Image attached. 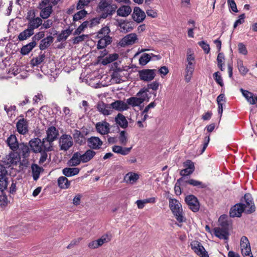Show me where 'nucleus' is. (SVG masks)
<instances>
[{
  "instance_id": "1",
  "label": "nucleus",
  "mask_w": 257,
  "mask_h": 257,
  "mask_svg": "<svg viewBox=\"0 0 257 257\" xmlns=\"http://www.w3.org/2000/svg\"><path fill=\"white\" fill-rule=\"evenodd\" d=\"M47 136L43 139V141L39 138H34L29 142V145L31 150L35 153L40 152L41 157L39 160V163H44L47 159L48 148L45 145L46 142H48V130L46 131Z\"/></svg>"
},
{
  "instance_id": "2",
  "label": "nucleus",
  "mask_w": 257,
  "mask_h": 257,
  "mask_svg": "<svg viewBox=\"0 0 257 257\" xmlns=\"http://www.w3.org/2000/svg\"><path fill=\"white\" fill-rule=\"evenodd\" d=\"M95 155V152L91 149H88L84 154H81L79 152H76L69 161V164L71 166H77L81 162L87 163L90 161Z\"/></svg>"
},
{
  "instance_id": "3",
  "label": "nucleus",
  "mask_w": 257,
  "mask_h": 257,
  "mask_svg": "<svg viewBox=\"0 0 257 257\" xmlns=\"http://www.w3.org/2000/svg\"><path fill=\"white\" fill-rule=\"evenodd\" d=\"M186 64L185 69V80L188 82L191 80L195 68V59L194 52L188 49L186 53Z\"/></svg>"
},
{
  "instance_id": "4",
  "label": "nucleus",
  "mask_w": 257,
  "mask_h": 257,
  "mask_svg": "<svg viewBox=\"0 0 257 257\" xmlns=\"http://www.w3.org/2000/svg\"><path fill=\"white\" fill-rule=\"evenodd\" d=\"M169 207L175 218L179 223L185 222L186 218L183 215L182 205L176 199H169Z\"/></svg>"
},
{
  "instance_id": "5",
  "label": "nucleus",
  "mask_w": 257,
  "mask_h": 257,
  "mask_svg": "<svg viewBox=\"0 0 257 257\" xmlns=\"http://www.w3.org/2000/svg\"><path fill=\"white\" fill-rule=\"evenodd\" d=\"M116 6L111 5L110 0H102L98 4L97 11L101 13V18L105 19L112 15L115 11Z\"/></svg>"
},
{
  "instance_id": "6",
  "label": "nucleus",
  "mask_w": 257,
  "mask_h": 257,
  "mask_svg": "<svg viewBox=\"0 0 257 257\" xmlns=\"http://www.w3.org/2000/svg\"><path fill=\"white\" fill-rule=\"evenodd\" d=\"M240 203L244 208L245 213H251L255 211V206L250 194H245L243 198L241 199Z\"/></svg>"
},
{
  "instance_id": "7",
  "label": "nucleus",
  "mask_w": 257,
  "mask_h": 257,
  "mask_svg": "<svg viewBox=\"0 0 257 257\" xmlns=\"http://www.w3.org/2000/svg\"><path fill=\"white\" fill-rule=\"evenodd\" d=\"M35 15L34 11H29L27 16L28 21V27L34 31V30L38 28L42 24V20L39 17L35 18Z\"/></svg>"
},
{
  "instance_id": "8",
  "label": "nucleus",
  "mask_w": 257,
  "mask_h": 257,
  "mask_svg": "<svg viewBox=\"0 0 257 257\" xmlns=\"http://www.w3.org/2000/svg\"><path fill=\"white\" fill-rule=\"evenodd\" d=\"M190 246L193 251L199 257H209L205 248L198 241L193 240L191 241Z\"/></svg>"
},
{
  "instance_id": "9",
  "label": "nucleus",
  "mask_w": 257,
  "mask_h": 257,
  "mask_svg": "<svg viewBox=\"0 0 257 257\" xmlns=\"http://www.w3.org/2000/svg\"><path fill=\"white\" fill-rule=\"evenodd\" d=\"M73 145L72 137L68 135H62L59 139L60 150L64 151L68 150Z\"/></svg>"
},
{
  "instance_id": "10",
  "label": "nucleus",
  "mask_w": 257,
  "mask_h": 257,
  "mask_svg": "<svg viewBox=\"0 0 257 257\" xmlns=\"http://www.w3.org/2000/svg\"><path fill=\"white\" fill-rule=\"evenodd\" d=\"M156 70L143 69L139 71V78L141 80L149 82L154 79L156 76Z\"/></svg>"
},
{
  "instance_id": "11",
  "label": "nucleus",
  "mask_w": 257,
  "mask_h": 257,
  "mask_svg": "<svg viewBox=\"0 0 257 257\" xmlns=\"http://www.w3.org/2000/svg\"><path fill=\"white\" fill-rule=\"evenodd\" d=\"M8 172L6 168L3 165H0V190L7 189L8 185Z\"/></svg>"
},
{
  "instance_id": "12",
  "label": "nucleus",
  "mask_w": 257,
  "mask_h": 257,
  "mask_svg": "<svg viewBox=\"0 0 257 257\" xmlns=\"http://www.w3.org/2000/svg\"><path fill=\"white\" fill-rule=\"evenodd\" d=\"M185 201L189 208L195 212L199 209V203L197 198L192 195H188L185 198Z\"/></svg>"
},
{
  "instance_id": "13",
  "label": "nucleus",
  "mask_w": 257,
  "mask_h": 257,
  "mask_svg": "<svg viewBox=\"0 0 257 257\" xmlns=\"http://www.w3.org/2000/svg\"><path fill=\"white\" fill-rule=\"evenodd\" d=\"M97 132L101 135H105L110 132V124L105 120L98 122L95 124Z\"/></svg>"
},
{
  "instance_id": "14",
  "label": "nucleus",
  "mask_w": 257,
  "mask_h": 257,
  "mask_svg": "<svg viewBox=\"0 0 257 257\" xmlns=\"http://www.w3.org/2000/svg\"><path fill=\"white\" fill-rule=\"evenodd\" d=\"M183 166L185 169L180 171V174L182 176H187L191 174L195 170L194 164L190 160H187L183 163Z\"/></svg>"
},
{
  "instance_id": "15",
  "label": "nucleus",
  "mask_w": 257,
  "mask_h": 257,
  "mask_svg": "<svg viewBox=\"0 0 257 257\" xmlns=\"http://www.w3.org/2000/svg\"><path fill=\"white\" fill-rule=\"evenodd\" d=\"M132 18L135 22L138 23H140L145 20L146 14L139 7H136L134 9Z\"/></svg>"
},
{
  "instance_id": "16",
  "label": "nucleus",
  "mask_w": 257,
  "mask_h": 257,
  "mask_svg": "<svg viewBox=\"0 0 257 257\" xmlns=\"http://www.w3.org/2000/svg\"><path fill=\"white\" fill-rule=\"evenodd\" d=\"M87 144L90 148L94 150H98L102 146L103 142L98 137H91L88 139Z\"/></svg>"
},
{
  "instance_id": "17",
  "label": "nucleus",
  "mask_w": 257,
  "mask_h": 257,
  "mask_svg": "<svg viewBox=\"0 0 257 257\" xmlns=\"http://www.w3.org/2000/svg\"><path fill=\"white\" fill-rule=\"evenodd\" d=\"M98 111L104 115H108L112 113V109L110 104L99 102L97 105Z\"/></svg>"
},
{
  "instance_id": "18",
  "label": "nucleus",
  "mask_w": 257,
  "mask_h": 257,
  "mask_svg": "<svg viewBox=\"0 0 257 257\" xmlns=\"http://www.w3.org/2000/svg\"><path fill=\"white\" fill-rule=\"evenodd\" d=\"M20 161L19 155L15 152H11L6 157L4 162L8 166L17 165Z\"/></svg>"
},
{
  "instance_id": "19",
  "label": "nucleus",
  "mask_w": 257,
  "mask_h": 257,
  "mask_svg": "<svg viewBox=\"0 0 257 257\" xmlns=\"http://www.w3.org/2000/svg\"><path fill=\"white\" fill-rule=\"evenodd\" d=\"M138 36L135 33H131L124 37L120 43L123 46L125 45H131L137 42Z\"/></svg>"
},
{
  "instance_id": "20",
  "label": "nucleus",
  "mask_w": 257,
  "mask_h": 257,
  "mask_svg": "<svg viewBox=\"0 0 257 257\" xmlns=\"http://www.w3.org/2000/svg\"><path fill=\"white\" fill-rule=\"evenodd\" d=\"M17 129L19 134H26L28 132V124L27 120L24 118L20 119L17 123Z\"/></svg>"
},
{
  "instance_id": "21",
  "label": "nucleus",
  "mask_w": 257,
  "mask_h": 257,
  "mask_svg": "<svg viewBox=\"0 0 257 257\" xmlns=\"http://www.w3.org/2000/svg\"><path fill=\"white\" fill-rule=\"evenodd\" d=\"M112 109H114L118 111L126 110L128 108L127 101L125 102L122 100H116L111 103Z\"/></svg>"
},
{
  "instance_id": "22",
  "label": "nucleus",
  "mask_w": 257,
  "mask_h": 257,
  "mask_svg": "<svg viewBox=\"0 0 257 257\" xmlns=\"http://www.w3.org/2000/svg\"><path fill=\"white\" fill-rule=\"evenodd\" d=\"M39 8L41 10L40 16L43 19L48 18V0H43L39 4Z\"/></svg>"
},
{
  "instance_id": "23",
  "label": "nucleus",
  "mask_w": 257,
  "mask_h": 257,
  "mask_svg": "<svg viewBox=\"0 0 257 257\" xmlns=\"http://www.w3.org/2000/svg\"><path fill=\"white\" fill-rule=\"evenodd\" d=\"M244 212V208L240 203L234 205L230 210V215L231 217H240L241 213Z\"/></svg>"
},
{
  "instance_id": "24",
  "label": "nucleus",
  "mask_w": 257,
  "mask_h": 257,
  "mask_svg": "<svg viewBox=\"0 0 257 257\" xmlns=\"http://www.w3.org/2000/svg\"><path fill=\"white\" fill-rule=\"evenodd\" d=\"M7 144L10 148L14 152L18 150L19 145L17 138L14 135H11L7 140Z\"/></svg>"
},
{
  "instance_id": "25",
  "label": "nucleus",
  "mask_w": 257,
  "mask_h": 257,
  "mask_svg": "<svg viewBox=\"0 0 257 257\" xmlns=\"http://www.w3.org/2000/svg\"><path fill=\"white\" fill-rule=\"evenodd\" d=\"M73 138L75 142L79 145H82L86 143V138L79 131L74 130L72 133Z\"/></svg>"
},
{
  "instance_id": "26",
  "label": "nucleus",
  "mask_w": 257,
  "mask_h": 257,
  "mask_svg": "<svg viewBox=\"0 0 257 257\" xmlns=\"http://www.w3.org/2000/svg\"><path fill=\"white\" fill-rule=\"evenodd\" d=\"M139 178V175L134 172H128L123 178L124 182L127 184H133L136 183Z\"/></svg>"
},
{
  "instance_id": "27",
  "label": "nucleus",
  "mask_w": 257,
  "mask_h": 257,
  "mask_svg": "<svg viewBox=\"0 0 257 257\" xmlns=\"http://www.w3.org/2000/svg\"><path fill=\"white\" fill-rule=\"evenodd\" d=\"M123 71L120 69H117L114 70L111 75V81L112 83H119L122 80V74Z\"/></svg>"
},
{
  "instance_id": "28",
  "label": "nucleus",
  "mask_w": 257,
  "mask_h": 257,
  "mask_svg": "<svg viewBox=\"0 0 257 257\" xmlns=\"http://www.w3.org/2000/svg\"><path fill=\"white\" fill-rule=\"evenodd\" d=\"M116 123L122 128H125L128 126V121L125 117L121 113H118L115 117Z\"/></svg>"
},
{
  "instance_id": "29",
  "label": "nucleus",
  "mask_w": 257,
  "mask_h": 257,
  "mask_svg": "<svg viewBox=\"0 0 257 257\" xmlns=\"http://www.w3.org/2000/svg\"><path fill=\"white\" fill-rule=\"evenodd\" d=\"M214 235L220 239H227L228 238V233L225 228L216 227L214 229Z\"/></svg>"
},
{
  "instance_id": "30",
  "label": "nucleus",
  "mask_w": 257,
  "mask_h": 257,
  "mask_svg": "<svg viewBox=\"0 0 257 257\" xmlns=\"http://www.w3.org/2000/svg\"><path fill=\"white\" fill-rule=\"evenodd\" d=\"M132 8L128 6H122L117 10V15L119 17H126L132 12Z\"/></svg>"
},
{
  "instance_id": "31",
  "label": "nucleus",
  "mask_w": 257,
  "mask_h": 257,
  "mask_svg": "<svg viewBox=\"0 0 257 257\" xmlns=\"http://www.w3.org/2000/svg\"><path fill=\"white\" fill-rule=\"evenodd\" d=\"M132 147L130 148H123L119 146H114L112 148V150L115 153L119 154L121 155H126L130 153Z\"/></svg>"
},
{
  "instance_id": "32",
  "label": "nucleus",
  "mask_w": 257,
  "mask_h": 257,
  "mask_svg": "<svg viewBox=\"0 0 257 257\" xmlns=\"http://www.w3.org/2000/svg\"><path fill=\"white\" fill-rule=\"evenodd\" d=\"M156 57L157 59L161 58L159 55H155L153 54H148L147 53L143 54L139 59V63L140 65L144 66L146 65L151 60V56Z\"/></svg>"
},
{
  "instance_id": "33",
  "label": "nucleus",
  "mask_w": 257,
  "mask_h": 257,
  "mask_svg": "<svg viewBox=\"0 0 257 257\" xmlns=\"http://www.w3.org/2000/svg\"><path fill=\"white\" fill-rule=\"evenodd\" d=\"M100 39L97 43V49H101L104 48L111 42V38L110 37H102L99 38Z\"/></svg>"
},
{
  "instance_id": "34",
  "label": "nucleus",
  "mask_w": 257,
  "mask_h": 257,
  "mask_svg": "<svg viewBox=\"0 0 257 257\" xmlns=\"http://www.w3.org/2000/svg\"><path fill=\"white\" fill-rule=\"evenodd\" d=\"M34 34V31L30 28L20 33L18 36V39L20 41H24L30 38Z\"/></svg>"
},
{
  "instance_id": "35",
  "label": "nucleus",
  "mask_w": 257,
  "mask_h": 257,
  "mask_svg": "<svg viewBox=\"0 0 257 257\" xmlns=\"http://www.w3.org/2000/svg\"><path fill=\"white\" fill-rule=\"evenodd\" d=\"M118 58V55L116 53H113L107 55L105 57L101 60V63L104 65H106L108 63L112 62L117 60Z\"/></svg>"
},
{
  "instance_id": "36",
  "label": "nucleus",
  "mask_w": 257,
  "mask_h": 257,
  "mask_svg": "<svg viewBox=\"0 0 257 257\" xmlns=\"http://www.w3.org/2000/svg\"><path fill=\"white\" fill-rule=\"evenodd\" d=\"M31 168L33 179L35 181H36L39 179L40 174L43 171V169L37 164H33Z\"/></svg>"
},
{
  "instance_id": "37",
  "label": "nucleus",
  "mask_w": 257,
  "mask_h": 257,
  "mask_svg": "<svg viewBox=\"0 0 257 257\" xmlns=\"http://www.w3.org/2000/svg\"><path fill=\"white\" fill-rule=\"evenodd\" d=\"M79 171L78 168H65L63 170V174L66 176L71 177L78 174Z\"/></svg>"
},
{
  "instance_id": "38",
  "label": "nucleus",
  "mask_w": 257,
  "mask_h": 257,
  "mask_svg": "<svg viewBox=\"0 0 257 257\" xmlns=\"http://www.w3.org/2000/svg\"><path fill=\"white\" fill-rule=\"evenodd\" d=\"M148 89L145 88L141 89L139 92L137 94V96L141 99L142 103L145 101H149V98L148 97Z\"/></svg>"
},
{
  "instance_id": "39",
  "label": "nucleus",
  "mask_w": 257,
  "mask_h": 257,
  "mask_svg": "<svg viewBox=\"0 0 257 257\" xmlns=\"http://www.w3.org/2000/svg\"><path fill=\"white\" fill-rule=\"evenodd\" d=\"M118 140L122 145H126L128 141V134L125 131H121L119 133Z\"/></svg>"
},
{
  "instance_id": "40",
  "label": "nucleus",
  "mask_w": 257,
  "mask_h": 257,
  "mask_svg": "<svg viewBox=\"0 0 257 257\" xmlns=\"http://www.w3.org/2000/svg\"><path fill=\"white\" fill-rule=\"evenodd\" d=\"M36 45L35 41H32L25 46H24L21 50V53L23 55L28 54Z\"/></svg>"
},
{
  "instance_id": "41",
  "label": "nucleus",
  "mask_w": 257,
  "mask_h": 257,
  "mask_svg": "<svg viewBox=\"0 0 257 257\" xmlns=\"http://www.w3.org/2000/svg\"><path fill=\"white\" fill-rule=\"evenodd\" d=\"M59 186L62 189H67L69 187L70 183L65 177H60L58 180Z\"/></svg>"
},
{
  "instance_id": "42",
  "label": "nucleus",
  "mask_w": 257,
  "mask_h": 257,
  "mask_svg": "<svg viewBox=\"0 0 257 257\" xmlns=\"http://www.w3.org/2000/svg\"><path fill=\"white\" fill-rule=\"evenodd\" d=\"M237 66L240 74L244 76L248 72V69L243 65V62L241 59L237 60Z\"/></svg>"
},
{
  "instance_id": "43",
  "label": "nucleus",
  "mask_w": 257,
  "mask_h": 257,
  "mask_svg": "<svg viewBox=\"0 0 257 257\" xmlns=\"http://www.w3.org/2000/svg\"><path fill=\"white\" fill-rule=\"evenodd\" d=\"M58 130L54 126L49 127V143L56 140L59 136Z\"/></svg>"
},
{
  "instance_id": "44",
  "label": "nucleus",
  "mask_w": 257,
  "mask_h": 257,
  "mask_svg": "<svg viewBox=\"0 0 257 257\" xmlns=\"http://www.w3.org/2000/svg\"><path fill=\"white\" fill-rule=\"evenodd\" d=\"M141 99L139 98L137 96L132 97L127 99V105H130L132 106H140L142 103L141 101Z\"/></svg>"
},
{
  "instance_id": "45",
  "label": "nucleus",
  "mask_w": 257,
  "mask_h": 257,
  "mask_svg": "<svg viewBox=\"0 0 257 257\" xmlns=\"http://www.w3.org/2000/svg\"><path fill=\"white\" fill-rule=\"evenodd\" d=\"M18 150L20 151V153H21L25 157L29 155L30 152L29 148L28 145L24 143L20 144L19 145Z\"/></svg>"
},
{
  "instance_id": "46",
  "label": "nucleus",
  "mask_w": 257,
  "mask_h": 257,
  "mask_svg": "<svg viewBox=\"0 0 257 257\" xmlns=\"http://www.w3.org/2000/svg\"><path fill=\"white\" fill-rule=\"evenodd\" d=\"M63 115L62 116L64 117V119L68 123L69 122V120L70 121V118L72 116V113L71 112L69 108L67 107H64L62 110Z\"/></svg>"
},
{
  "instance_id": "47",
  "label": "nucleus",
  "mask_w": 257,
  "mask_h": 257,
  "mask_svg": "<svg viewBox=\"0 0 257 257\" xmlns=\"http://www.w3.org/2000/svg\"><path fill=\"white\" fill-rule=\"evenodd\" d=\"M111 237L110 234L106 233L102 235L100 238H98L97 240L100 246L104 243L109 242L111 239Z\"/></svg>"
},
{
  "instance_id": "48",
  "label": "nucleus",
  "mask_w": 257,
  "mask_h": 257,
  "mask_svg": "<svg viewBox=\"0 0 257 257\" xmlns=\"http://www.w3.org/2000/svg\"><path fill=\"white\" fill-rule=\"evenodd\" d=\"M185 183L189 184L193 186H197L201 188H204L206 187V185L203 183L202 182L195 180L194 179H189L187 181H185Z\"/></svg>"
},
{
  "instance_id": "49",
  "label": "nucleus",
  "mask_w": 257,
  "mask_h": 257,
  "mask_svg": "<svg viewBox=\"0 0 257 257\" xmlns=\"http://www.w3.org/2000/svg\"><path fill=\"white\" fill-rule=\"evenodd\" d=\"M217 66L221 71H223V65L224 62V56L222 53H219L217 58Z\"/></svg>"
},
{
  "instance_id": "50",
  "label": "nucleus",
  "mask_w": 257,
  "mask_h": 257,
  "mask_svg": "<svg viewBox=\"0 0 257 257\" xmlns=\"http://www.w3.org/2000/svg\"><path fill=\"white\" fill-rule=\"evenodd\" d=\"M4 190H1V192L0 194V206L2 207H6L9 203L7 196L4 193Z\"/></svg>"
},
{
  "instance_id": "51",
  "label": "nucleus",
  "mask_w": 257,
  "mask_h": 257,
  "mask_svg": "<svg viewBox=\"0 0 257 257\" xmlns=\"http://www.w3.org/2000/svg\"><path fill=\"white\" fill-rule=\"evenodd\" d=\"M45 56L44 54H41L38 57L31 60V64L33 66H37L40 64L44 60Z\"/></svg>"
},
{
  "instance_id": "52",
  "label": "nucleus",
  "mask_w": 257,
  "mask_h": 257,
  "mask_svg": "<svg viewBox=\"0 0 257 257\" xmlns=\"http://www.w3.org/2000/svg\"><path fill=\"white\" fill-rule=\"evenodd\" d=\"M39 115L41 119L47 120L48 117V110L47 106H43L41 107L39 111Z\"/></svg>"
},
{
  "instance_id": "53",
  "label": "nucleus",
  "mask_w": 257,
  "mask_h": 257,
  "mask_svg": "<svg viewBox=\"0 0 257 257\" xmlns=\"http://www.w3.org/2000/svg\"><path fill=\"white\" fill-rule=\"evenodd\" d=\"M110 32L109 27H104L102 28L98 33L97 36L98 38H101L102 37H109L108 35Z\"/></svg>"
},
{
  "instance_id": "54",
  "label": "nucleus",
  "mask_w": 257,
  "mask_h": 257,
  "mask_svg": "<svg viewBox=\"0 0 257 257\" xmlns=\"http://www.w3.org/2000/svg\"><path fill=\"white\" fill-rule=\"evenodd\" d=\"M86 14L87 12L84 10L79 11L74 15L73 21H77L82 19L86 16Z\"/></svg>"
},
{
  "instance_id": "55",
  "label": "nucleus",
  "mask_w": 257,
  "mask_h": 257,
  "mask_svg": "<svg viewBox=\"0 0 257 257\" xmlns=\"http://www.w3.org/2000/svg\"><path fill=\"white\" fill-rule=\"evenodd\" d=\"M249 245L250 243L248 238L245 236H242L240 241V249H242V248H247Z\"/></svg>"
},
{
  "instance_id": "56",
  "label": "nucleus",
  "mask_w": 257,
  "mask_h": 257,
  "mask_svg": "<svg viewBox=\"0 0 257 257\" xmlns=\"http://www.w3.org/2000/svg\"><path fill=\"white\" fill-rule=\"evenodd\" d=\"M71 31L69 29L63 31L58 37L59 41L65 40L71 34Z\"/></svg>"
},
{
  "instance_id": "57",
  "label": "nucleus",
  "mask_w": 257,
  "mask_h": 257,
  "mask_svg": "<svg viewBox=\"0 0 257 257\" xmlns=\"http://www.w3.org/2000/svg\"><path fill=\"white\" fill-rule=\"evenodd\" d=\"M241 251L244 257H253L250 245L247 248H242Z\"/></svg>"
},
{
  "instance_id": "58",
  "label": "nucleus",
  "mask_w": 257,
  "mask_h": 257,
  "mask_svg": "<svg viewBox=\"0 0 257 257\" xmlns=\"http://www.w3.org/2000/svg\"><path fill=\"white\" fill-rule=\"evenodd\" d=\"M213 78L217 84H218L221 86L223 85L222 78L219 72H215L213 74Z\"/></svg>"
},
{
  "instance_id": "59",
  "label": "nucleus",
  "mask_w": 257,
  "mask_h": 257,
  "mask_svg": "<svg viewBox=\"0 0 257 257\" xmlns=\"http://www.w3.org/2000/svg\"><path fill=\"white\" fill-rule=\"evenodd\" d=\"M238 52L242 55H246L247 54V50L245 45L242 43H239L237 45Z\"/></svg>"
},
{
  "instance_id": "60",
  "label": "nucleus",
  "mask_w": 257,
  "mask_h": 257,
  "mask_svg": "<svg viewBox=\"0 0 257 257\" xmlns=\"http://www.w3.org/2000/svg\"><path fill=\"white\" fill-rule=\"evenodd\" d=\"M89 38L88 35H82L81 36H79L77 37H76L73 39V43L74 44H78L79 43L82 42L86 40V39H88Z\"/></svg>"
},
{
  "instance_id": "61",
  "label": "nucleus",
  "mask_w": 257,
  "mask_h": 257,
  "mask_svg": "<svg viewBox=\"0 0 257 257\" xmlns=\"http://www.w3.org/2000/svg\"><path fill=\"white\" fill-rule=\"evenodd\" d=\"M183 181H184V179H183V177L177 180V183L176 184V185L175 186L174 190H175L176 194L177 195H179L181 193V189H180V186L179 185H177V184L179 183V185H180V184H181V183H182L183 182Z\"/></svg>"
},
{
  "instance_id": "62",
  "label": "nucleus",
  "mask_w": 257,
  "mask_h": 257,
  "mask_svg": "<svg viewBox=\"0 0 257 257\" xmlns=\"http://www.w3.org/2000/svg\"><path fill=\"white\" fill-rule=\"evenodd\" d=\"M198 45L203 49L206 54L210 52L209 45L204 41H201L198 43Z\"/></svg>"
},
{
  "instance_id": "63",
  "label": "nucleus",
  "mask_w": 257,
  "mask_h": 257,
  "mask_svg": "<svg viewBox=\"0 0 257 257\" xmlns=\"http://www.w3.org/2000/svg\"><path fill=\"white\" fill-rule=\"evenodd\" d=\"M227 4L229 8L235 13L238 12V10L236 7V5L234 2V0H228Z\"/></svg>"
},
{
  "instance_id": "64",
  "label": "nucleus",
  "mask_w": 257,
  "mask_h": 257,
  "mask_svg": "<svg viewBox=\"0 0 257 257\" xmlns=\"http://www.w3.org/2000/svg\"><path fill=\"white\" fill-rule=\"evenodd\" d=\"M244 18L245 15L244 14L240 15L238 17V19L235 22L233 28H236L238 25L243 24L244 22Z\"/></svg>"
}]
</instances>
